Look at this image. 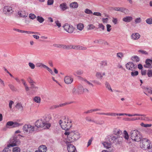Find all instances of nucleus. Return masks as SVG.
Returning a JSON list of instances; mask_svg holds the SVG:
<instances>
[{"label":"nucleus","mask_w":152,"mask_h":152,"mask_svg":"<svg viewBox=\"0 0 152 152\" xmlns=\"http://www.w3.org/2000/svg\"><path fill=\"white\" fill-rule=\"evenodd\" d=\"M130 136L132 140L136 142L141 141L142 138L141 133L136 130L131 131L130 133Z\"/></svg>","instance_id":"obj_1"},{"label":"nucleus","mask_w":152,"mask_h":152,"mask_svg":"<svg viewBox=\"0 0 152 152\" xmlns=\"http://www.w3.org/2000/svg\"><path fill=\"white\" fill-rule=\"evenodd\" d=\"M59 124L61 128L65 130H68L72 126V120L69 119H64V122L60 120L59 121Z\"/></svg>","instance_id":"obj_2"},{"label":"nucleus","mask_w":152,"mask_h":152,"mask_svg":"<svg viewBox=\"0 0 152 152\" xmlns=\"http://www.w3.org/2000/svg\"><path fill=\"white\" fill-rule=\"evenodd\" d=\"M20 136H22L20 134L15 135L10 139L9 141L10 144L7 145V148H9L10 147L18 145L20 143L18 137Z\"/></svg>","instance_id":"obj_3"},{"label":"nucleus","mask_w":152,"mask_h":152,"mask_svg":"<svg viewBox=\"0 0 152 152\" xmlns=\"http://www.w3.org/2000/svg\"><path fill=\"white\" fill-rule=\"evenodd\" d=\"M35 126L37 128L45 127V128L49 129L50 124L45 121L44 118L37 120L35 123Z\"/></svg>","instance_id":"obj_4"},{"label":"nucleus","mask_w":152,"mask_h":152,"mask_svg":"<svg viewBox=\"0 0 152 152\" xmlns=\"http://www.w3.org/2000/svg\"><path fill=\"white\" fill-rule=\"evenodd\" d=\"M80 137L79 133L77 131L72 132H70L69 136L67 137L69 142H71L78 140Z\"/></svg>","instance_id":"obj_5"},{"label":"nucleus","mask_w":152,"mask_h":152,"mask_svg":"<svg viewBox=\"0 0 152 152\" xmlns=\"http://www.w3.org/2000/svg\"><path fill=\"white\" fill-rule=\"evenodd\" d=\"M140 146L142 148L145 149H150L152 148V145L150 140L146 138H142L141 141Z\"/></svg>","instance_id":"obj_6"},{"label":"nucleus","mask_w":152,"mask_h":152,"mask_svg":"<svg viewBox=\"0 0 152 152\" xmlns=\"http://www.w3.org/2000/svg\"><path fill=\"white\" fill-rule=\"evenodd\" d=\"M64 29L68 33L71 34L73 32L74 28L72 25L67 23H66L63 26Z\"/></svg>","instance_id":"obj_7"},{"label":"nucleus","mask_w":152,"mask_h":152,"mask_svg":"<svg viewBox=\"0 0 152 152\" xmlns=\"http://www.w3.org/2000/svg\"><path fill=\"white\" fill-rule=\"evenodd\" d=\"M23 130L25 132L31 133L35 131L34 126H32L30 125L25 124L23 127Z\"/></svg>","instance_id":"obj_8"},{"label":"nucleus","mask_w":152,"mask_h":152,"mask_svg":"<svg viewBox=\"0 0 152 152\" xmlns=\"http://www.w3.org/2000/svg\"><path fill=\"white\" fill-rule=\"evenodd\" d=\"M126 68L132 71L134 70L137 67V65L134 64L132 62H129L126 64Z\"/></svg>","instance_id":"obj_9"},{"label":"nucleus","mask_w":152,"mask_h":152,"mask_svg":"<svg viewBox=\"0 0 152 152\" xmlns=\"http://www.w3.org/2000/svg\"><path fill=\"white\" fill-rule=\"evenodd\" d=\"M3 12L5 14L9 15L13 13V11L12 8L10 6H5L3 10Z\"/></svg>","instance_id":"obj_10"},{"label":"nucleus","mask_w":152,"mask_h":152,"mask_svg":"<svg viewBox=\"0 0 152 152\" xmlns=\"http://www.w3.org/2000/svg\"><path fill=\"white\" fill-rule=\"evenodd\" d=\"M67 149L69 152H77L75 147L72 144L67 145Z\"/></svg>","instance_id":"obj_11"},{"label":"nucleus","mask_w":152,"mask_h":152,"mask_svg":"<svg viewBox=\"0 0 152 152\" xmlns=\"http://www.w3.org/2000/svg\"><path fill=\"white\" fill-rule=\"evenodd\" d=\"M146 64L144 65V67L148 68H151L152 66L151 63L152 64V60L147 59L145 61Z\"/></svg>","instance_id":"obj_12"},{"label":"nucleus","mask_w":152,"mask_h":152,"mask_svg":"<svg viewBox=\"0 0 152 152\" xmlns=\"http://www.w3.org/2000/svg\"><path fill=\"white\" fill-rule=\"evenodd\" d=\"M73 80V79L70 77L66 76L64 77V81L67 84H71Z\"/></svg>","instance_id":"obj_13"},{"label":"nucleus","mask_w":152,"mask_h":152,"mask_svg":"<svg viewBox=\"0 0 152 152\" xmlns=\"http://www.w3.org/2000/svg\"><path fill=\"white\" fill-rule=\"evenodd\" d=\"M97 114L100 115H109L111 116H118V113H97Z\"/></svg>","instance_id":"obj_14"},{"label":"nucleus","mask_w":152,"mask_h":152,"mask_svg":"<svg viewBox=\"0 0 152 152\" xmlns=\"http://www.w3.org/2000/svg\"><path fill=\"white\" fill-rule=\"evenodd\" d=\"M145 91H143V93L148 96L152 94V89L151 88H145Z\"/></svg>","instance_id":"obj_15"},{"label":"nucleus","mask_w":152,"mask_h":152,"mask_svg":"<svg viewBox=\"0 0 152 152\" xmlns=\"http://www.w3.org/2000/svg\"><path fill=\"white\" fill-rule=\"evenodd\" d=\"M140 37L139 34L137 33H133L131 36V38L134 40L139 39Z\"/></svg>","instance_id":"obj_16"},{"label":"nucleus","mask_w":152,"mask_h":152,"mask_svg":"<svg viewBox=\"0 0 152 152\" xmlns=\"http://www.w3.org/2000/svg\"><path fill=\"white\" fill-rule=\"evenodd\" d=\"M18 14L20 17L25 18L28 16V14H26L25 11H20L18 12Z\"/></svg>","instance_id":"obj_17"},{"label":"nucleus","mask_w":152,"mask_h":152,"mask_svg":"<svg viewBox=\"0 0 152 152\" xmlns=\"http://www.w3.org/2000/svg\"><path fill=\"white\" fill-rule=\"evenodd\" d=\"M38 149L40 152H46L47 149L46 146L45 145H42L39 146Z\"/></svg>","instance_id":"obj_18"},{"label":"nucleus","mask_w":152,"mask_h":152,"mask_svg":"<svg viewBox=\"0 0 152 152\" xmlns=\"http://www.w3.org/2000/svg\"><path fill=\"white\" fill-rule=\"evenodd\" d=\"M133 19L131 16H126L123 18V20L126 22H129L131 21Z\"/></svg>","instance_id":"obj_19"},{"label":"nucleus","mask_w":152,"mask_h":152,"mask_svg":"<svg viewBox=\"0 0 152 152\" xmlns=\"http://www.w3.org/2000/svg\"><path fill=\"white\" fill-rule=\"evenodd\" d=\"M60 7L62 11H65L68 8L66 3H63L60 5Z\"/></svg>","instance_id":"obj_20"},{"label":"nucleus","mask_w":152,"mask_h":152,"mask_svg":"<svg viewBox=\"0 0 152 152\" xmlns=\"http://www.w3.org/2000/svg\"><path fill=\"white\" fill-rule=\"evenodd\" d=\"M70 7L72 8H76L78 7V5L76 2H74L71 3L69 4Z\"/></svg>","instance_id":"obj_21"},{"label":"nucleus","mask_w":152,"mask_h":152,"mask_svg":"<svg viewBox=\"0 0 152 152\" xmlns=\"http://www.w3.org/2000/svg\"><path fill=\"white\" fill-rule=\"evenodd\" d=\"M113 133L114 134L118 136L122 134L121 131L117 129H115L113 131Z\"/></svg>","instance_id":"obj_22"},{"label":"nucleus","mask_w":152,"mask_h":152,"mask_svg":"<svg viewBox=\"0 0 152 152\" xmlns=\"http://www.w3.org/2000/svg\"><path fill=\"white\" fill-rule=\"evenodd\" d=\"M103 145L104 147L107 148L108 149L111 148V143L108 142H104L103 143Z\"/></svg>","instance_id":"obj_23"},{"label":"nucleus","mask_w":152,"mask_h":152,"mask_svg":"<svg viewBox=\"0 0 152 152\" xmlns=\"http://www.w3.org/2000/svg\"><path fill=\"white\" fill-rule=\"evenodd\" d=\"M83 88L81 85H80L77 87V89L78 91V94H83Z\"/></svg>","instance_id":"obj_24"},{"label":"nucleus","mask_w":152,"mask_h":152,"mask_svg":"<svg viewBox=\"0 0 152 152\" xmlns=\"http://www.w3.org/2000/svg\"><path fill=\"white\" fill-rule=\"evenodd\" d=\"M117 136H110V137L109 139V141L110 142H112L114 143L117 139Z\"/></svg>","instance_id":"obj_25"},{"label":"nucleus","mask_w":152,"mask_h":152,"mask_svg":"<svg viewBox=\"0 0 152 152\" xmlns=\"http://www.w3.org/2000/svg\"><path fill=\"white\" fill-rule=\"evenodd\" d=\"M131 58L133 61H135L136 62H138L140 61L139 57L137 56H132Z\"/></svg>","instance_id":"obj_26"},{"label":"nucleus","mask_w":152,"mask_h":152,"mask_svg":"<svg viewBox=\"0 0 152 152\" xmlns=\"http://www.w3.org/2000/svg\"><path fill=\"white\" fill-rule=\"evenodd\" d=\"M105 84L106 87L107 88L109 91H110L111 92H113V91L111 88L108 82L106 81Z\"/></svg>","instance_id":"obj_27"},{"label":"nucleus","mask_w":152,"mask_h":152,"mask_svg":"<svg viewBox=\"0 0 152 152\" xmlns=\"http://www.w3.org/2000/svg\"><path fill=\"white\" fill-rule=\"evenodd\" d=\"M30 88L32 89V90L34 91H36L38 89V87L36 86L34 84H31V87Z\"/></svg>","instance_id":"obj_28"},{"label":"nucleus","mask_w":152,"mask_h":152,"mask_svg":"<svg viewBox=\"0 0 152 152\" xmlns=\"http://www.w3.org/2000/svg\"><path fill=\"white\" fill-rule=\"evenodd\" d=\"M83 25L81 23L78 24L77 26V28L80 31H82L84 28Z\"/></svg>","instance_id":"obj_29"},{"label":"nucleus","mask_w":152,"mask_h":152,"mask_svg":"<svg viewBox=\"0 0 152 152\" xmlns=\"http://www.w3.org/2000/svg\"><path fill=\"white\" fill-rule=\"evenodd\" d=\"M141 115H142V116H143V117H142L140 118V119L144 120L145 121H149L151 120L149 117H146V115L145 114H141Z\"/></svg>","instance_id":"obj_30"},{"label":"nucleus","mask_w":152,"mask_h":152,"mask_svg":"<svg viewBox=\"0 0 152 152\" xmlns=\"http://www.w3.org/2000/svg\"><path fill=\"white\" fill-rule=\"evenodd\" d=\"M15 107L18 110H23V107L22 104L19 103H18L15 105Z\"/></svg>","instance_id":"obj_31"},{"label":"nucleus","mask_w":152,"mask_h":152,"mask_svg":"<svg viewBox=\"0 0 152 152\" xmlns=\"http://www.w3.org/2000/svg\"><path fill=\"white\" fill-rule=\"evenodd\" d=\"M33 99L35 102L37 103H39L40 102L41 99L39 97L35 96L34 98Z\"/></svg>","instance_id":"obj_32"},{"label":"nucleus","mask_w":152,"mask_h":152,"mask_svg":"<svg viewBox=\"0 0 152 152\" xmlns=\"http://www.w3.org/2000/svg\"><path fill=\"white\" fill-rule=\"evenodd\" d=\"M13 122L12 121H8L7 122L6 125V127L7 128H10V126H12L11 128H13Z\"/></svg>","instance_id":"obj_33"},{"label":"nucleus","mask_w":152,"mask_h":152,"mask_svg":"<svg viewBox=\"0 0 152 152\" xmlns=\"http://www.w3.org/2000/svg\"><path fill=\"white\" fill-rule=\"evenodd\" d=\"M37 19L40 23H42L44 21V19L42 17L39 16H37Z\"/></svg>","instance_id":"obj_34"},{"label":"nucleus","mask_w":152,"mask_h":152,"mask_svg":"<svg viewBox=\"0 0 152 152\" xmlns=\"http://www.w3.org/2000/svg\"><path fill=\"white\" fill-rule=\"evenodd\" d=\"M21 81H22L23 83V85L25 87V89L27 91H28L29 90V88L27 86L25 81L23 79H22L21 80Z\"/></svg>","instance_id":"obj_35"},{"label":"nucleus","mask_w":152,"mask_h":152,"mask_svg":"<svg viewBox=\"0 0 152 152\" xmlns=\"http://www.w3.org/2000/svg\"><path fill=\"white\" fill-rule=\"evenodd\" d=\"M64 46L63 47V49H66L69 50L70 49H72V48H73V45H64Z\"/></svg>","instance_id":"obj_36"},{"label":"nucleus","mask_w":152,"mask_h":152,"mask_svg":"<svg viewBox=\"0 0 152 152\" xmlns=\"http://www.w3.org/2000/svg\"><path fill=\"white\" fill-rule=\"evenodd\" d=\"M117 140L118 142V144H120L121 142H122L123 140V138L122 137L120 136H117Z\"/></svg>","instance_id":"obj_37"},{"label":"nucleus","mask_w":152,"mask_h":152,"mask_svg":"<svg viewBox=\"0 0 152 152\" xmlns=\"http://www.w3.org/2000/svg\"><path fill=\"white\" fill-rule=\"evenodd\" d=\"M93 122L97 124L102 125L104 124V121L101 120L98 121H93Z\"/></svg>","instance_id":"obj_38"},{"label":"nucleus","mask_w":152,"mask_h":152,"mask_svg":"<svg viewBox=\"0 0 152 152\" xmlns=\"http://www.w3.org/2000/svg\"><path fill=\"white\" fill-rule=\"evenodd\" d=\"M36 66L37 67L45 68V65L41 63H38L36 64Z\"/></svg>","instance_id":"obj_39"},{"label":"nucleus","mask_w":152,"mask_h":152,"mask_svg":"<svg viewBox=\"0 0 152 152\" xmlns=\"http://www.w3.org/2000/svg\"><path fill=\"white\" fill-rule=\"evenodd\" d=\"M22 125V124H19L17 122H13V127H18Z\"/></svg>","instance_id":"obj_40"},{"label":"nucleus","mask_w":152,"mask_h":152,"mask_svg":"<svg viewBox=\"0 0 152 152\" xmlns=\"http://www.w3.org/2000/svg\"><path fill=\"white\" fill-rule=\"evenodd\" d=\"M96 76L97 78L100 79H102L103 77L102 75L101 74V73L100 72H97L96 73Z\"/></svg>","instance_id":"obj_41"},{"label":"nucleus","mask_w":152,"mask_h":152,"mask_svg":"<svg viewBox=\"0 0 152 152\" xmlns=\"http://www.w3.org/2000/svg\"><path fill=\"white\" fill-rule=\"evenodd\" d=\"M125 115L128 116H142L143 115H141V114H129L125 113Z\"/></svg>","instance_id":"obj_42"},{"label":"nucleus","mask_w":152,"mask_h":152,"mask_svg":"<svg viewBox=\"0 0 152 152\" xmlns=\"http://www.w3.org/2000/svg\"><path fill=\"white\" fill-rule=\"evenodd\" d=\"M20 149L18 147H16L13 148V152H20Z\"/></svg>","instance_id":"obj_43"},{"label":"nucleus","mask_w":152,"mask_h":152,"mask_svg":"<svg viewBox=\"0 0 152 152\" xmlns=\"http://www.w3.org/2000/svg\"><path fill=\"white\" fill-rule=\"evenodd\" d=\"M147 75L148 77H152V69H149L147 71Z\"/></svg>","instance_id":"obj_44"},{"label":"nucleus","mask_w":152,"mask_h":152,"mask_svg":"<svg viewBox=\"0 0 152 152\" xmlns=\"http://www.w3.org/2000/svg\"><path fill=\"white\" fill-rule=\"evenodd\" d=\"M124 137L125 138L126 140H128L129 138V135L127 132L126 131L124 130Z\"/></svg>","instance_id":"obj_45"},{"label":"nucleus","mask_w":152,"mask_h":152,"mask_svg":"<svg viewBox=\"0 0 152 152\" xmlns=\"http://www.w3.org/2000/svg\"><path fill=\"white\" fill-rule=\"evenodd\" d=\"M145 21L146 23L148 24H152V18H150L147 19Z\"/></svg>","instance_id":"obj_46"},{"label":"nucleus","mask_w":152,"mask_h":152,"mask_svg":"<svg viewBox=\"0 0 152 152\" xmlns=\"http://www.w3.org/2000/svg\"><path fill=\"white\" fill-rule=\"evenodd\" d=\"M53 46L55 47L61 48H63V47L64 46V45L58 44H54L53 45Z\"/></svg>","instance_id":"obj_47"},{"label":"nucleus","mask_w":152,"mask_h":152,"mask_svg":"<svg viewBox=\"0 0 152 152\" xmlns=\"http://www.w3.org/2000/svg\"><path fill=\"white\" fill-rule=\"evenodd\" d=\"M72 93L74 95L78 94V91L77 89L76 88H74L72 90Z\"/></svg>","instance_id":"obj_48"},{"label":"nucleus","mask_w":152,"mask_h":152,"mask_svg":"<svg viewBox=\"0 0 152 152\" xmlns=\"http://www.w3.org/2000/svg\"><path fill=\"white\" fill-rule=\"evenodd\" d=\"M116 56L117 57L122 59L124 57V54L122 53H117Z\"/></svg>","instance_id":"obj_49"},{"label":"nucleus","mask_w":152,"mask_h":152,"mask_svg":"<svg viewBox=\"0 0 152 152\" xmlns=\"http://www.w3.org/2000/svg\"><path fill=\"white\" fill-rule=\"evenodd\" d=\"M138 74V72L137 71H135V72H131V75L132 77H134L137 76Z\"/></svg>","instance_id":"obj_50"},{"label":"nucleus","mask_w":152,"mask_h":152,"mask_svg":"<svg viewBox=\"0 0 152 152\" xmlns=\"http://www.w3.org/2000/svg\"><path fill=\"white\" fill-rule=\"evenodd\" d=\"M72 103V102H65V103L60 104H59V106H60V107H64V106H65L66 105L70 104Z\"/></svg>","instance_id":"obj_51"},{"label":"nucleus","mask_w":152,"mask_h":152,"mask_svg":"<svg viewBox=\"0 0 152 152\" xmlns=\"http://www.w3.org/2000/svg\"><path fill=\"white\" fill-rule=\"evenodd\" d=\"M8 86L9 87L10 89L12 90V91H15L16 89L13 85L11 84H9L8 85Z\"/></svg>","instance_id":"obj_52"},{"label":"nucleus","mask_w":152,"mask_h":152,"mask_svg":"<svg viewBox=\"0 0 152 152\" xmlns=\"http://www.w3.org/2000/svg\"><path fill=\"white\" fill-rule=\"evenodd\" d=\"M85 12L87 14H91L92 13V11L90 10H89L88 9H85Z\"/></svg>","instance_id":"obj_53"},{"label":"nucleus","mask_w":152,"mask_h":152,"mask_svg":"<svg viewBox=\"0 0 152 152\" xmlns=\"http://www.w3.org/2000/svg\"><path fill=\"white\" fill-rule=\"evenodd\" d=\"M29 17L30 18L34 19L36 18V15L32 13L30 14L29 15Z\"/></svg>","instance_id":"obj_54"},{"label":"nucleus","mask_w":152,"mask_h":152,"mask_svg":"<svg viewBox=\"0 0 152 152\" xmlns=\"http://www.w3.org/2000/svg\"><path fill=\"white\" fill-rule=\"evenodd\" d=\"M28 65L32 69H34L35 66L34 64L33 63L29 62L28 63Z\"/></svg>","instance_id":"obj_55"},{"label":"nucleus","mask_w":152,"mask_h":152,"mask_svg":"<svg viewBox=\"0 0 152 152\" xmlns=\"http://www.w3.org/2000/svg\"><path fill=\"white\" fill-rule=\"evenodd\" d=\"M28 80L29 83H30V85L31 84L35 83L33 81V80L31 79V77H29L28 79Z\"/></svg>","instance_id":"obj_56"},{"label":"nucleus","mask_w":152,"mask_h":152,"mask_svg":"<svg viewBox=\"0 0 152 152\" xmlns=\"http://www.w3.org/2000/svg\"><path fill=\"white\" fill-rule=\"evenodd\" d=\"M88 26L89 27L88 28V30L93 29L95 28V26L92 24H89Z\"/></svg>","instance_id":"obj_57"},{"label":"nucleus","mask_w":152,"mask_h":152,"mask_svg":"<svg viewBox=\"0 0 152 152\" xmlns=\"http://www.w3.org/2000/svg\"><path fill=\"white\" fill-rule=\"evenodd\" d=\"M75 73L78 75H81L83 73V71L82 70H79L75 72Z\"/></svg>","instance_id":"obj_58"},{"label":"nucleus","mask_w":152,"mask_h":152,"mask_svg":"<svg viewBox=\"0 0 152 152\" xmlns=\"http://www.w3.org/2000/svg\"><path fill=\"white\" fill-rule=\"evenodd\" d=\"M53 0H48L47 1V4L48 5H52L53 4Z\"/></svg>","instance_id":"obj_59"},{"label":"nucleus","mask_w":152,"mask_h":152,"mask_svg":"<svg viewBox=\"0 0 152 152\" xmlns=\"http://www.w3.org/2000/svg\"><path fill=\"white\" fill-rule=\"evenodd\" d=\"M46 68L47 69L49 72L51 74H52L53 73V72L51 69L49 68L47 66H45L44 68Z\"/></svg>","instance_id":"obj_60"},{"label":"nucleus","mask_w":152,"mask_h":152,"mask_svg":"<svg viewBox=\"0 0 152 152\" xmlns=\"http://www.w3.org/2000/svg\"><path fill=\"white\" fill-rule=\"evenodd\" d=\"M107 31L108 32H110L111 31V28H110L111 26L110 24H107L106 25Z\"/></svg>","instance_id":"obj_61"},{"label":"nucleus","mask_w":152,"mask_h":152,"mask_svg":"<svg viewBox=\"0 0 152 152\" xmlns=\"http://www.w3.org/2000/svg\"><path fill=\"white\" fill-rule=\"evenodd\" d=\"M55 23L56 24V26L58 27V28H59L61 26V24L60 23L59 21L58 20H56L55 22Z\"/></svg>","instance_id":"obj_62"},{"label":"nucleus","mask_w":152,"mask_h":152,"mask_svg":"<svg viewBox=\"0 0 152 152\" xmlns=\"http://www.w3.org/2000/svg\"><path fill=\"white\" fill-rule=\"evenodd\" d=\"M98 26L99 28H101L103 30H104V26L102 24L99 23Z\"/></svg>","instance_id":"obj_63"},{"label":"nucleus","mask_w":152,"mask_h":152,"mask_svg":"<svg viewBox=\"0 0 152 152\" xmlns=\"http://www.w3.org/2000/svg\"><path fill=\"white\" fill-rule=\"evenodd\" d=\"M2 152H10V150L8 148H6L3 150Z\"/></svg>","instance_id":"obj_64"}]
</instances>
